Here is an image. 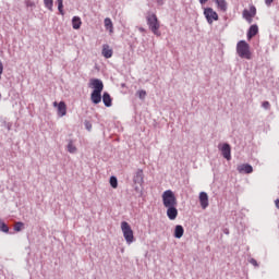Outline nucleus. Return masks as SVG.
Listing matches in <instances>:
<instances>
[{"instance_id": "72a5a7b5", "label": "nucleus", "mask_w": 279, "mask_h": 279, "mask_svg": "<svg viewBox=\"0 0 279 279\" xmlns=\"http://www.w3.org/2000/svg\"><path fill=\"white\" fill-rule=\"evenodd\" d=\"M208 0H199V3L204 5V3H207Z\"/></svg>"}, {"instance_id": "c9c22d12", "label": "nucleus", "mask_w": 279, "mask_h": 279, "mask_svg": "<svg viewBox=\"0 0 279 279\" xmlns=\"http://www.w3.org/2000/svg\"><path fill=\"white\" fill-rule=\"evenodd\" d=\"M157 3H159V5H162V0H157Z\"/></svg>"}, {"instance_id": "9b49d317", "label": "nucleus", "mask_w": 279, "mask_h": 279, "mask_svg": "<svg viewBox=\"0 0 279 279\" xmlns=\"http://www.w3.org/2000/svg\"><path fill=\"white\" fill-rule=\"evenodd\" d=\"M198 199H199L201 208H203V210H206V208H208L209 206L208 194L206 192H201Z\"/></svg>"}, {"instance_id": "473e14b6", "label": "nucleus", "mask_w": 279, "mask_h": 279, "mask_svg": "<svg viewBox=\"0 0 279 279\" xmlns=\"http://www.w3.org/2000/svg\"><path fill=\"white\" fill-rule=\"evenodd\" d=\"M266 5H271L274 3V0H265Z\"/></svg>"}, {"instance_id": "39448f33", "label": "nucleus", "mask_w": 279, "mask_h": 279, "mask_svg": "<svg viewBox=\"0 0 279 279\" xmlns=\"http://www.w3.org/2000/svg\"><path fill=\"white\" fill-rule=\"evenodd\" d=\"M204 16L209 25H213L215 21H219V14H217L213 8L204 9Z\"/></svg>"}, {"instance_id": "f3484780", "label": "nucleus", "mask_w": 279, "mask_h": 279, "mask_svg": "<svg viewBox=\"0 0 279 279\" xmlns=\"http://www.w3.org/2000/svg\"><path fill=\"white\" fill-rule=\"evenodd\" d=\"M215 1L217 3L218 10H220V12H227L228 2H226V0H215Z\"/></svg>"}, {"instance_id": "b1692460", "label": "nucleus", "mask_w": 279, "mask_h": 279, "mask_svg": "<svg viewBox=\"0 0 279 279\" xmlns=\"http://www.w3.org/2000/svg\"><path fill=\"white\" fill-rule=\"evenodd\" d=\"M64 0H57L58 10L62 16H64Z\"/></svg>"}, {"instance_id": "f8f14e48", "label": "nucleus", "mask_w": 279, "mask_h": 279, "mask_svg": "<svg viewBox=\"0 0 279 279\" xmlns=\"http://www.w3.org/2000/svg\"><path fill=\"white\" fill-rule=\"evenodd\" d=\"M167 208V217L170 221H175L178 219V206L166 207Z\"/></svg>"}, {"instance_id": "c85d7f7f", "label": "nucleus", "mask_w": 279, "mask_h": 279, "mask_svg": "<svg viewBox=\"0 0 279 279\" xmlns=\"http://www.w3.org/2000/svg\"><path fill=\"white\" fill-rule=\"evenodd\" d=\"M25 5L26 8H36V3H34L32 0H26Z\"/></svg>"}, {"instance_id": "4468645a", "label": "nucleus", "mask_w": 279, "mask_h": 279, "mask_svg": "<svg viewBox=\"0 0 279 279\" xmlns=\"http://www.w3.org/2000/svg\"><path fill=\"white\" fill-rule=\"evenodd\" d=\"M105 28L109 34H114V25L112 24V20L110 17L105 19Z\"/></svg>"}, {"instance_id": "aec40b11", "label": "nucleus", "mask_w": 279, "mask_h": 279, "mask_svg": "<svg viewBox=\"0 0 279 279\" xmlns=\"http://www.w3.org/2000/svg\"><path fill=\"white\" fill-rule=\"evenodd\" d=\"M102 56L104 58H112V49L110 46L108 45H104L102 46Z\"/></svg>"}, {"instance_id": "1a4fd4ad", "label": "nucleus", "mask_w": 279, "mask_h": 279, "mask_svg": "<svg viewBox=\"0 0 279 279\" xmlns=\"http://www.w3.org/2000/svg\"><path fill=\"white\" fill-rule=\"evenodd\" d=\"M220 151L223 156V158H226V160H232V148L230 147V144H222L220 147Z\"/></svg>"}, {"instance_id": "cd10ccee", "label": "nucleus", "mask_w": 279, "mask_h": 279, "mask_svg": "<svg viewBox=\"0 0 279 279\" xmlns=\"http://www.w3.org/2000/svg\"><path fill=\"white\" fill-rule=\"evenodd\" d=\"M137 96L141 98V99H145V97H147V92L145 90H138L137 92Z\"/></svg>"}, {"instance_id": "5701e85b", "label": "nucleus", "mask_w": 279, "mask_h": 279, "mask_svg": "<svg viewBox=\"0 0 279 279\" xmlns=\"http://www.w3.org/2000/svg\"><path fill=\"white\" fill-rule=\"evenodd\" d=\"M44 5L49 12H53V0H44Z\"/></svg>"}, {"instance_id": "f03ea898", "label": "nucleus", "mask_w": 279, "mask_h": 279, "mask_svg": "<svg viewBox=\"0 0 279 279\" xmlns=\"http://www.w3.org/2000/svg\"><path fill=\"white\" fill-rule=\"evenodd\" d=\"M236 53L240 58L244 60H252V51L250 50V44L245 40H240L236 44Z\"/></svg>"}, {"instance_id": "a878e982", "label": "nucleus", "mask_w": 279, "mask_h": 279, "mask_svg": "<svg viewBox=\"0 0 279 279\" xmlns=\"http://www.w3.org/2000/svg\"><path fill=\"white\" fill-rule=\"evenodd\" d=\"M110 185L112 186V189H117V186H119V182L117 181V177H111L110 178Z\"/></svg>"}, {"instance_id": "7ed1b4c3", "label": "nucleus", "mask_w": 279, "mask_h": 279, "mask_svg": "<svg viewBox=\"0 0 279 279\" xmlns=\"http://www.w3.org/2000/svg\"><path fill=\"white\" fill-rule=\"evenodd\" d=\"M121 230L126 244L132 245V243H134L136 239L134 238V231L132 230V227L130 226V223H128V221H122Z\"/></svg>"}, {"instance_id": "f257e3e1", "label": "nucleus", "mask_w": 279, "mask_h": 279, "mask_svg": "<svg viewBox=\"0 0 279 279\" xmlns=\"http://www.w3.org/2000/svg\"><path fill=\"white\" fill-rule=\"evenodd\" d=\"M146 21L150 32H153L155 36H161L160 21H158V16H156V13H148L146 16Z\"/></svg>"}, {"instance_id": "c756f323", "label": "nucleus", "mask_w": 279, "mask_h": 279, "mask_svg": "<svg viewBox=\"0 0 279 279\" xmlns=\"http://www.w3.org/2000/svg\"><path fill=\"white\" fill-rule=\"evenodd\" d=\"M85 128H86V130H88V132H90V130H93V124L90 122L86 121Z\"/></svg>"}, {"instance_id": "dca6fc26", "label": "nucleus", "mask_w": 279, "mask_h": 279, "mask_svg": "<svg viewBox=\"0 0 279 279\" xmlns=\"http://www.w3.org/2000/svg\"><path fill=\"white\" fill-rule=\"evenodd\" d=\"M93 104H101V92H93L90 95Z\"/></svg>"}, {"instance_id": "bb28decb", "label": "nucleus", "mask_w": 279, "mask_h": 279, "mask_svg": "<svg viewBox=\"0 0 279 279\" xmlns=\"http://www.w3.org/2000/svg\"><path fill=\"white\" fill-rule=\"evenodd\" d=\"M24 227H25V225L23 222H16L14 225V230H15V232H21V230H23Z\"/></svg>"}, {"instance_id": "6e6552de", "label": "nucleus", "mask_w": 279, "mask_h": 279, "mask_svg": "<svg viewBox=\"0 0 279 279\" xmlns=\"http://www.w3.org/2000/svg\"><path fill=\"white\" fill-rule=\"evenodd\" d=\"M256 16V7L251 5L250 10L245 9L243 11V19H245V21H247V23H252V19Z\"/></svg>"}, {"instance_id": "4be33fe9", "label": "nucleus", "mask_w": 279, "mask_h": 279, "mask_svg": "<svg viewBox=\"0 0 279 279\" xmlns=\"http://www.w3.org/2000/svg\"><path fill=\"white\" fill-rule=\"evenodd\" d=\"M68 151L69 154H77V147L73 144L72 140L68 143Z\"/></svg>"}, {"instance_id": "412c9836", "label": "nucleus", "mask_w": 279, "mask_h": 279, "mask_svg": "<svg viewBox=\"0 0 279 279\" xmlns=\"http://www.w3.org/2000/svg\"><path fill=\"white\" fill-rule=\"evenodd\" d=\"M72 27L73 29H80V27H82V19L80 16H74L72 19Z\"/></svg>"}, {"instance_id": "f704fd0d", "label": "nucleus", "mask_w": 279, "mask_h": 279, "mask_svg": "<svg viewBox=\"0 0 279 279\" xmlns=\"http://www.w3.org/2000/svg\"><path fill=\"white\" fill-rule=\"evenodd\" d=\"M275 204H276L277 208L279 209V199H277V201L275 202Z\"/></svg>"}, {"instance_id": "9d476101", "label": "nucleus", "mask_w": 279, "mask_h": 279, "mask_svg": "<svg viewBox=\"0 0 279 279\" xmlns=\"http://www.w3.org/2000/svg\"><path fill=\"white\" fill-rule=\"evenodd\" d=\"M134 184H138L140 186H143V183L145 182V174H143V169H138L134 177H133Z\"/></svg>"}, {"instance_id": "2f4dec72", "label": "nucleus", "mask_w": 279, "mask_h": 279, "mask_svg": "<svg viewBox=\"0 0 279 279\" xmlns=\"http://www.w3.org/2000/svg\"><path fill=\"white\" fill-rule=\"evenodd\" d=\"M251 265H253L254 267H258V262H256V259L252 258L250 260Z\"/></svg>"}, {"instance_id": "0eeeda50", "label": "nucleus", "mask_w": 279, "mask_h": 279, "mask_svg": "<svg viewBox=\"0 0 279 279\" xmlns=\"http://www.w3.org/2000/svg\"><path fill=\"white\" fill-rule=\"evenodd\" d=\"M53 107L57 108L58 117H66V102L65 101H58L53 102Z\"/></svg>"}, {"instance_id": "ddd939ff", "label": "nucleus", "mask_w": 279, "mask_h": 279, "mask_svg": "<svg viewBox=\"0 0 279 279\" xmlns=\"http://www.w3.org/2000/svg\"><path fill=\"white\" fill-rule=\"evenodd\" d=\"M239 173H252L254 171V168L250 166L248 163H243L238 166Z\"/></svg>"}, {"instance_id": "6ab92c4d", "label": "nucleus", "mask_w": 279, "mask_h": 279, "mask_svg": "<svg viewBox=\"0 0 279 279\" xmlns=\"http://www.w3.org/2000/svg\"><path fill=\"white\" fill-rule=\"evenodd\" d=\"M256 34H258V26L252 25L247 33L248 40H252V38H254V36H256Z\"/></svg>"}, {"instance_id": "423d86ee", "label": "nucleus", "mask_w": 279, "mask_h": 279, "mask_svg": "<svg viewBox=\"0 0 279 279\" xmlns=\"http://www.w3.org/2000/svg\"><path fill=\"white\" fill-rule=\"evenodd\" d=\"M89 88H94V93H102L104 82L99 78H92L89 80Z\"/></svg>"}, {"instance_id": "20e7f679", "label": "nucleus", "mask_w": 279, "mask_h": 279, "mask_svg": "<svg viewBox=\"0 0 279 279\" xmlns=\"http://www.w3.org/2000/svg\"><path fill=\"white\" fill-rule=\"evenodd\" d=\"M161 197L165 208L178 206V198H175V194L173 193V191H165Z\"/></svg>"}, {"instance_id": "393cba45", "label": "nucleus", "mask_w": 279, "mask_h": 279, "mask_svg": "<svg viewBox=\"0 0 279 279\" xmlns=\"http://www.w3.org/2000/svg\"><path fill=\"white\" fill-rule=\"evenodd\" d=\"M0 230H1V232H10V228L1 219H0Z\"/></svg>"}, {"instance_id": "7c9ffc66", "label": "nucleus", "mask_w": 279, "mask_h": 279, "mask_svg": "<svg viewBox=\"0 0 279 279\" xmlns=\"http://www.w3.org/2000/svg\"><path fill=\"white\" fill-rule=\"evenodd\" d=\"M262 106L263 108H265V110H269L271 105L269 104V101H264Z\"/></svg>"}, {"instance_id": "2eb2a0df", "label": "nucleus", "mask_w": 279, "mask_h": 279, "mask_svg": "<svg viewBox=\"0 0 279 279\" xmlns=\"http://www.w3.org/2000/svg\"><path fill=\"white\" fill-rule=\"evenodd\" d=\"M182 236H184V227L178 225L174 228V239H182Z\"/></svg>"}, {"instance_id": "a211bd4d", "label": "nucleus", "mask_w": 279, "mask_h": 279, "mask_svg": "<svg viewBox=\"0 0 279 279\" xmlns=\"http://www.w3.org/2000/svg\"><path fill=\"white\" fill-rule=\"evenodd\" d=\"M102 101L107 108H110V106H112V97H110V94L105 92L102 95Z\"/></svg>"}]
</instances>
